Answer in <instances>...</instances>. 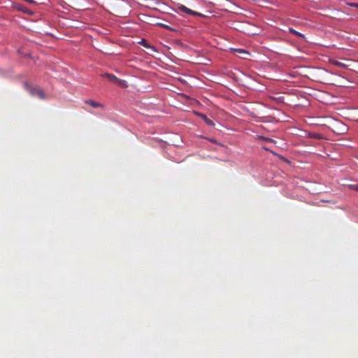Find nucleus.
Instances as JSON below:
<instances>
[{
    "label": "nucleus",
    "instance_id": "f257e3e1",
    "mask_svg": "<svg viewBox=\"0 0 358 358\" xmlns=\"http://www.w3.org/2000/svg\"><path fill=\"white\" fill-rule=\"evenodd\" d=\"M179 10L181 11V12H183L186 14H188V15H192V16H202V14L200 13H198L196 11H194L193 10H191L190 8L186 7L184 5H181L178 7Z\"/></svg>",
    "mask_w": 358,
    "mask_h": 358
},
{
    "label": "nucleus",
    "instance_id": "f03ea898",
    "mask_svg": "<svg viewBox=\"0 0 358 358\" xmlns=\"http://www.w3.org/2000/svg\"><path fill=\"white\" fill-rule=\"evenodd\" d=\"M29 92L31 95L38 96L40 99L45 98V94L40 88L32 87L30 89Z\"/></svg>",
    "mask_w": 358,
    "mask_h": 358
},
{
    "label": "nucleus",
    "instance_id": "7ed1b4c3",
    "mask_svg": "<svg viewBox=\"0 0 358 358\" xmlns=\"http://www.w3.org/2000/svg\"><path fill=\"white\" fill-rule=\"evenodd\" d=\"M113 85H117L121 88H126L128 86L125 80L120 79L115 76H113Z\"/></svg>",
    "mask_w": 358,
    "mask_h": 358
},
{
    "label": "nucleus",
    "instance_id": "20e7f679",
    "mask_svg": "<svg viewBox=\"0 0 358 358\" xmlns=\"http://www.w3.org/2000/svg\"><path fill=\"white\" fill-rule=\"evenodd\" d=\"M199 116L206 123L207 125L213 127L215 126L214 122L209 119L205 114L199 113Z\"/></svg>",
    "mask_w": 358,
    "mask_h": 358
},
{
    "label": "nucleus",
    "instance_id": "39448f33",
    "mask_svg": "<svg viewBox=\"0 0 358 358\" xmlns=\"http://www.w3.org/2000/svg\"><path fill=\"white\" fill-rule=\"evenodd\" d=\"M85 103L90 104L91 106L94 107V108H96V107H99V106H101V104L98 103V102H96L94 101H92V100H87V101H85Z\"/></svg>",
    "mask_w": 358,
    "mask_h": 358
},
{
    "label": "nucleus",
    "instance_id": "423d86ee",
    "mask_svg": "<svg viewBox=\"0 0 358 358\" xmlns=\"http://www.w3.org/2000/svg\"><path fill=\"white\" fill-rule=\"evenodd\" d=\"M157 25L160 27L164 28L166 30H169V31L174 30L172 27H171L170 26H169L166 24H164V23L158 22V23H157Z\"/></svg>",
    "mask_w": 358,
    "mask_h": 358
},
{
    "label": "nucleus",
    "instance_id": "0eeeda50",
    "mask_svg": "<svg viewBox=\"0 0 358 358\" xmlns=\"http://www.w3.org/2000/svg\"><path fill=\"white\" fill-rule=\"evenodd\" d=\"M289 33L295 35V36H300L301 38H304V35L298 32L297 31H296L295 29H292V28H289Z\"/></svg>",
    "mask_w": 358,
    "mask_h": 358
},
{
    "label": "nucleus",
    "instance_id": "6e6552de",
    "mask_svg": "<svg viewBox=\"0 0 358 358\" xmlns=\"http://www.w3.org/2000/svg\"><path fill=\"white\" fill-rule=\"evenodd\" d=\"M348 187L358 192V184L349 185Z\"/></svg>",
    "mask_w": 358,
    "mask_h": 358
},
{
    "label": "nucleus",
    "instance_id": "1a4fd4ad",
    "mask_svg": "<svg viewBox=\"0 0 358 358\" xmlns=\"http://www.w3.org/2000/svg\"><path fill=\"white\" fill-rule=\"evenodd\" d=\"M140 43L146 48H153L151 45H150L145 40L143 39L140 42Z\"/></svg>",
    "mask_w": 358,
    "mask_h": 358
},
{
    "label": "nucleus",
    "instance_id": "9d476101",
    "mask_svg": "<svg viewBox=\"0 0 358 358\" xmlns=\"http://www.w3.org/2000/svg\"><path fill=\"white\" fill-rule=\"evenodd\" d=\"M272 154L275 155H277V154L273 151H270ZM278 157L282 159V161L285 162H289V160H287L285 157H284L282 155H278Z\"/></svg>",
    "mask_w": 358,
    "mask_h": 358
},
{
    "label": "nucleus",
    "instance_id": "9b49d317",
    "mask_svg": "<svg viewBox=\"0 0 358 358\" xmlns=\"http://www.w3.org/2000/svg\"><path fill=\"white\" fill-rule=\"evenodd\" d=\"M262 139L266 142H268V143H275V141L273 140V138H268V137H262Z\"/></svg>",
    "mask_w": 358,
    "mask_h": 358
},
{
    "label": "nucleus",
    "instance_id": "f8f14e48",
    "mask_svg": "<svg viewBox=\"0 0 358 358\" xmlns=\"http://www.w3.org/2000/svg\"><path fill=\"white\" fill-rule=\"evenodd\" d=\"M236 51H238V52L243 53V54L247 55H249L248 52H247V51H245V50H244L243 49H238V50H236Z\"/></svg>",
    "mask_w": 358,
    "mask_h": 358
},
{
    "label": "nucleus",
    "instance_id": "ddd939ff",
    "mask_svg": "<svg viewBox=\"0 0 358 358\" xmlns=\"http://www.w3.org/2000/svg\"><path fill=\"white\" fill-rule=\"evenodd\" d=\"M128 13L127 10H126L125 12H119V11H116V15H127Z\"/></svg>",
    "mask_w": 358,
    "mask_h": 358
},
{
    "label": "nucleus",
    "instance_id": "4468645a",
    "mask_svg": "<svg viewBox=\"0 0 358 358\" xmlns=\"http://www.w3.org/2000/svg\"><path fill=\"white\" fill-rule=\"evenodd\" d=\"M348 5L351 7L357 8H358V3H350Z\"/></svg>",
    "mask_w": 358,
    "mask_h": 358
},
{
    "label": "nucleus",
    "instance_id": "2eb2a0df",
    "mask_svg": "<svg viewBox=\"0 0 358 358\" xmlns=\"http://www.w3.org/2000/svg\"><path fill=\"white\" fill-rule=\"evenodd\" d=\"M336 65H338V66H344L341 62H337L336 63Z\"/></svg>",
    "mask_w": 358,
    "mask_h": 358
},
{
    "label": "nucleus",
    "instance_id": "dca6fc26",
    "mask_svg": "<svg viewBox=\"0 0 358 358\" xmlns=\"http://www.w3.org/2000/svg\"><path fill=\"white\" fill-rule=\"evenodd\" d=\"M120 2L118 1L116 4H115V7H120Z\"/></svg>",
    "mask_w": 358,
    "mask_h": 358
},
{
    "label": "nucleus",
    "instance_id": "f3484780",
    "mask_svg": "<svg viewBox=\"0 0 358 358\" xmlns=\"http://www.w3.org/2000/svg\"><path fill=\"white\" fill-rule=\"evenodd\" d=\"M262 148L266 151H270L269 149L266 147H262Z\"/></svg>",
    "mask_w": 358,
    "mask_h": 358
},
{
    "label": "nucleus",
    "instance_id": "a211bd4d",
    "mask_svg": "<svg viewBox=\"0 0 358 358\" xmlns=\"http://www.w3.org/2000/svg\"><path fill=\"white\" fill-rule=\"evenodd\" d=\"M107 76L110 79L111 78V76L110 74H107Z\"/></svg>",
    "mask_w": 358,
    "mask_h": 358
}]
</instances>
